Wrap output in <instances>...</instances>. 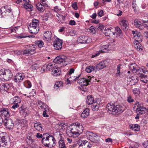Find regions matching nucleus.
<instances>
[{
	"mask_svg": "<svg viewBox=\"0 0 148 148\" xmlns=\"http://www.w3.org/2000/svg\"><path fill=\"white\" fill-rule=\"evenodd\" d=\"M127 100L129 103H130L134 101V99L132 98V96L130 95H129L127 97Z\"/></svg>",
	"mask_w": 148,
	"mask_h": 148,
	"instance_id": "nucleus-56",
	"label": "nucleus"
},
{
	"mask_svg": "<svg viewBox=\"0 0 148 148\" xmlns=\"http://www.w3.org/2000/svg\"><path fill=\"white\" fill-rule=\"evenodd\" d=\"M90 78L88 79L86 78H84L79 79L77 81V83L82 86H87L91 83L90 81Z\"/></svg>",
	"mask_w": 148,
	"mask_h": 148,
	"instance_id": "nucleus-12",
	"label": "nucleus"
},
{
	"mask_svg": "<svg viewBox=\"0 0 148 148\" xmlns=\"http://www.w3.org/2000/svg\"><path fill=\"white\" fill-rule=\"evenodd\" d=\"M123 1L124 0H117V2H115V4L117 7H119L121 9V8L120 7L121 6L123 8H124V7L123 6L124 5V3H123Z\"/></svg>",
	"mask_w": 148,
	"mask_h": 148,
	"instance_id": "nucleus-45",
	"label": "nucleus"
},
{
	"mask_svg": "<svg viewBox=\"0 0 148 148\" xmlns=\"http://www.w3.org/2000/svg\"><path fill=\"white\" fill-rule=\"evenodd\" d=\"M73 125L74 126L69 130V131L67 132V134L70 137H76L79 136V134L77 132V129L76 128L75 126V125Z\"/></svg>",
	"mask_w": 148,
	"mask_h": 148,
	"instance_id": "nucleus-7",
	"label": "nucleus"
},
{
	"mask_svg": "<svg viewBox=\"0 0 148 148\" xmlns=\"http://www.w3.org/2000/svg\"><path fill=\"white\" fill-rule=\"evenodd\" d=\"M129 69L132 71L133 73H135L138 75V72H143L145 74H147L148 71L145 69L139 68L138 65L135 63L130 64L129 66Z\"/></svg>",
	"mask_w": 148,
	"mask_h": 148,
	"instance_id": "nucleus-5",
	"label": "nucleus"
},
{
	"mask_svg": "<svg viewBox=\"0 0 148 148\" xmlns=\"http://www.w3.org/2000/svg\"><path fill=\"white\" fill-rule=\"evenodd\" d=\"M116 106L112 103H108L107 106L106 108L110 112H115Z\"/></svg>",
	"mask_w": 148,
	"mask_h": 148,
	"instance_id": "nucleus-19",
	"label": "nucleus"
},
{
	"mask_svg": "<svg viewBox=\"0 0 148 148\" xmlns=\"http://www.w3.org/2000/svg\"><path fill=\"white\" fill-rule=\"evenodd\" d=\"M117 71L116 74V75L117 76H119L120 73V67L118 65L117 68Z\"/></svg>",
	"mask_w": 148,
	"mask_h": 148,
	"instance_id": "nucleus-60",
	"label": "nucleus"
},
{
	"mask_svg": "<svg viewBox=\"0 0 148 148\" xmlns=\"http://www.w3.org/2000/svg\"><path fill=\"white\" fill-rule=\"evenodd\" d=\"M24 7L27 9H30L32 8L33 6L31 4H29L28 3H25Z\"/></svg>",
	"mask_w": 148,
	"mask_h": 148,
	"instance_id": "nucleus-53",
	"label": "nucleus"
},
{
	"mask_svg": "<svg viewBox=\"0 0 148 148\" xmlns=\"http://www.w3.org/2000/svg\"><path fill=\"white\" fill-rule=\"evenodd\" d=\"M86 71L88 73H91V72L94 71H96L95 66H87L86 69Z\"/></svg>",
	"mask_w": 148,
	"mask_h": 148,
	"instance_id": "nucleus-37",
	"label": "nucleus"
},
{
	"mask_svg": "<svg viewBox=\"0 0 148 148\" xmlns=\"http://www.w3.org/2000/svg\"><path fill=\"white\" fill-rule=\"evenodd\" d=\"M134 94L136 95H138L140 94V90L138 88H134L133 90Z\"/></svg>",
	"mask_w": 148,
	"mask_h": 148,
	"instance_id": "nucleus-52",
	"label": "nucleus"
},
{
	"mask_svg": "<svg viewBox=\"0 0 148 148\" xmlns=\"http://www.w3.org/2000/svg\"><path fill=\"white\" fill-rule=\"evenodd\" d=\"M58 144L59 148H66L63 138L61 137L58 141Z\"/></svg>",
	"mask_w": 148,
	"mask_h": 148,
	"instance_id": "nucleus-29",
	"label": "nucleus"
},
{
	"mask_svg": "<svg viewBox=\"0 0 148 148\" xmlns=\"http://www.w3.org/2000/svg\"><path fill=\"white\" fill-rule=\"evenodd\" d=\"M5 134V133L2 132L0 134V143L1 144H2L3 145L5 146L7 145L9 143L8 138L7 137L5 138V136H2V135Z\"/></svg>",
	"mask_w": 148,
	"mask_h": 148,
	"instance_id": "nucleus-14",
	"label": "nucleus"
},
{
	"mask_svg": "<svg viewBox=\"0 0 148 148\" xmlns=\"http://www.w3.org/2000/svg\"><path fill=\"white\" fill-rule=\"evenodd\" d=\"M115 32L114 33H116L117 36L119 37L120 38L123 37V34L122 33L121 30L120 29L119 27L117 26L115 28Z\"/></svg>",
	"mask_w": 148,
	"mask_h": 148,
	"instance_id": "nucleus-28",
	"label": "nucleus"
},
{
	"mask_svg": "<svg viewBox=\"0 0 148 148\" xmlns=\"http://www.w3.org/2000/svg\"><path fill=\"white\" fill-rule=\"evenodd\" d=\"M137 106L136 112L137 114H139L140 115L145 114L146 111V109L145 107H143L141 104L139 103H136L135 105V107Z\"/></svg>",
	"mask_w": 148,
	"mask_h": 148,
	"instance_id": "nucleus-8",
	"label": "nucleus"
},
{
	"mask_svg": "<svg viewBox=\"0 0 148 148\" xmlns=\"http://www.w3.org/2000/svg\"><path fill=\"white\" fill-rule=\"evenodd\" d=\"M45 6L42 4L40 3H38L36 5L37 9L41 12H44L45 10Z\"/></svg>",
	"mask_w": 148,
	"mask_h": 148,
	"instance_id": "nucleus-26",
	"label": "nucleus"
},
{
	"mask_svg": "<svg viewBox=\"0 0 148 148\" xmlns=\"http://www.w3.org/2000/svg\"><path fill=\"white\" fill-rule=\"evenodd\" d=\"M57 16L58 18V21H60L61 22H62L64 21L65 17V16H63L62 15L59 14H58L57 15Z\"/></svg>",
	"mask_w": 148,
	"mask_h": 148,
	"instance_id": "nucleus-48",
	"label": "nucleus"
},
{
	"mask_svg": "<svg viewBox=\"0 0 148 148\" xmlns=\"http://www.w3.org/2000/svg\"><path fill=\"white\" fill-rule=\"evenodd\" d=\"M86 140H83L79 141L78 143V145L79 147H83L84 145L85 144Z\"/></svg>",
	"mask_w": 148,
	"mask_h": 148,
	"instance_id": "nucleus-57",
	"label": "nucleus"
},
{
	"mask_svg": "<svg viewBox=\"0 0 148 148\" xmlns=\"http://www.w3.org/2000/svg\"><path fill=\"white\" fill-rule=\"evenodd\" d=\"M10 101L12 103H18L21 102V99L18 96H15L10 99Z\"/></svg>",
	"mask_w": 148,
	"mask_h": 148,
	"instance_id": "nucleus-33",
	"label": "nucleus"
},
{
	"mask_svg": "<svg viewBox=\"0 0 148 148\" xmlns=\"http://www.w3.org/2000/svg\"><path fill=\"white\" fill-rule=\"evenodd\" d=\"M38 104L39 106L43 109L45 110L47 108V106L41 101H38Z\"/></svg>",
	"mask_w": 148,
	"mask_h": 148,
	"instance_id": "nucleus-39",
	"label": "nucleus"
},
{
	"mask_svg": "<svg viewBox=\"0 0 148 148\" xmlns=\"http://www.w3.org/2000/svg\"><path fill=\"white\" fill-rule=\"evenodd\" d=\"M143 72H138V76L140 78V81L144 83H147L148 82V78L147 75L143 73Z\"/></svg>",
	"mask_w": 148,
	"mask_h": 148,
	"instance_id": "nucleus-16",
	"label": "nucleus"
},
{
	"mask_svg": "<svg viewBox=\"0 0 148 148\" xmlns=\"http://www.w3.org/2000/svg\"><path fill=\"white\" fill-rule=\"evenodd\" d=\"M131 128L136 131H138L140 130L139 126L137 124H132L130 125Z\"/></svg>",
	"mask_w": 148,
	"mask_h": 148,
	"instance_id": "nucleus-40",
	"label": "nucleus"
},
{
	"mask_svg": "<svg viewBox=\"0 0 148 148\" xmlns=\"http://www.w3.org/2000/svg\"><path fill=\"white\" fill-rule=\"evenodd\" d=\"M86 101L87 104L88 105L92 104L94 102V98L91 95L87 96L86 99Z\"/></svg>",
	"mask_w": 148,
	"mask_h": 148,
	"instance_id": "nucleus-30",
	"label": "nucleus"
},
{
	"mask_svg": "<svg viewBox=\"0 0 148 148\" xmlns=\"http://www.w3.org/2000/svg\"><path fill=\"white\" fill-rule=\"evenodd\" d=\"M73 125H75V126L76 128L77 129V132L79 134L82 132L83 128V126L79 123L76 122L73 123Z\"/></svg>",
	"mask_w": 148,
	"mask_h": 148,
	"instance_id": "nucleus-23",
	"label": "nucleus"
},
{
	"mask_svg": "<svg viewBox=\"0 0 148 148\" xmlns=\"http://www.w3.org/2000/svg\"><path fill=\"white\" fill-rule=\"evenodd\" d=\"M30 55H32L35 52V48L34 45H30L28 48Z\"/></svg>",
	"mask_w": 148,
	"mask_h": 148,
	"instance_id": "nucleus-41",
	"label": "nucleus"
},
{
	"mask_svg": "<svg viewBox=\"0 0 148 148\" xmlns=\"http://www.w3.org/2000/svg\"><path fill=\"white\" fill-rule=\"evenodd\" d=\"M1 15L2 17L8 16V18L12 21L14 20V16L12 12V10L10 8H9L8 6H5L1 8L0 10Z\"/></svg>",
	"mask_w": 148,
	"mask_h": 148,
	"instance_id": "nucleus-1",
	"label": "nucleus"
},
{
	"mask_svg": "<svg viewBox=\"0 0 148 148\" xmlns=\"http://www.w3.org/2000/svg\"><path fill=\"white\" fill-rule=\"evenodd\" d=\"M116 14L117 16H121V15H122V12L121 11L119 10L116 11Z\"/></svg>",
	"mask_w": 148,
	"mask_h": 148,
	"instance_id": "nucleus-63",
	"label": "nucleus"
},
{
	"mask_svg": "<svg viewBox=\"0 0 148 148\" xmlns=\"http://www.w3.org/2000/svg\"><path fill=\"white\" fill-rule=\"evenodd\" d=\"M54 65L51 63H49L48 64H46L45 65V67L47 71H50L51 70L53 69L54 68Z\"/></svg>",
	"mask_w": 148,
	"mask_h": 148,
	"instance_id": "nucleus-42",
	"label": "nucleus"
},
{
	"mask_svg": "<svg viewBox=\"0 0 148 148\" xmlns=\"http://www.w3.org/2000/svg\"><path fill=\"white\" fill-rule=\"evenodd\" d=\"M89 110L88 108H86L81 114V117L83 118L87 117L89 115Z\"/></svg>",
	"mask_w": 148,
	"mask_h": 148,
	"instance_id": "nucleus-34",
	"label": "nucleus"
},
{
	"mask_svg": "<svg viewBox=\"0 0 148 148\" xmlns=\"http://www.w3.org/2000/svg\"><path fill=\"white\" fill-rule=\"evenodd\" d=\"M98 16L100 17H101L104 15V12L103 10H101L98 13Z\"/></svg>",
	"mask_w": 148,
	"mask_h": 148,
	"instance_id": "nucleus-61",
	"label": "nucleus"
},
{
	"mask_svg": "<svg viewBox=\"0 0 148 148\" xmlns=\"http://www.w3.org/2000/svg\"><path fill=\"white\" fill-rule=\"evenodd\" d=\"M134 25L136 27L141 29H143V23L138 19H136L134 20Z\"/></svg>",
	"mask_w": 148,
	"mask_h": 148,
	"instance_id": "nucleus-25",
	"label": "nucleus"
},
{
	"mask_svg": "<svg viewBox=\"0 0 148 148\" xmlns=\"http://www.w3.org/2000/svg\"><path fill=\"white\" fill-rule=\"evenodd\" d=\"M51 135H49L46 138L43 137L42 139V143L45 147H48L49 144V139Z\"/></svg>",
	"mask_w": 148,
	"mask_h": 148,
	"instance_id": "nucleus-21",
	"label": "nucleus"
},
{
	"mask_svg": "<svg viewBox=\"0 0 148 148\" xmlns=\"http://www.w3.org/2000/svg\"><path fill=\"white\" fill-rule=\"evenodd\" d=\"M106 61H103L99 62L95 66L96 71L103 69L106 67Z\"/></svg>",
	"mask_w": 148,
	"mask_h": 148,
	"instance_id": "nucleus-15",
	"label": "nucleus"
},
{
	"mask_svg": "<svg viewBox=\"0 0 148 148\" xmlns=\"http://www.w3.org/2000/svg\"><path fill=\"white\" fill-rule=\"evenodd\" d=\"M72 7L75 10H77L78 9L77 3L75 2L73 3L72 5Z\"/></svg>",
	"mask_w": 148,
	"mask_h": 148,
	"instance_id": "nucleus-59",
	"label": "nucleus"
},
{
	"mask_svg": "<svg viewBox=\"0 0 148 148\" xmlns=\"http://www.w3.org/2000/svg\"><path fill=\"white\" fill-rule=\"evenodd\" d=\"M115 113L119 114L123 112L125 110V108L123 106L120 105L116 106Z\"/></svg>",
	"mask_w": 148,
	"mask_h": 148,
	"instance_id": "nucleus-22",
	"label": "nucleus"
},
{
	"mask_svg": "<svg viewBox=\"0 0 148 148\" xmlns=\"http://www.w3.org/2000/svg\"><path fill=\"white\" fill-rule=\"evenodd\" d=\"M3 123L6 127L10 129H12L14 126L13 121L11 119L4 118L3 120Z\"/></svg>",
	"mask_w": 148,
	"mask_h": 148,
	"instance_id": "nucleus-6",
	"label": "nucleus"
},
{
	"mask_svg": "<svg viewBox=\"0 0 148 148\" xmlns=\"http://www.w3.org/2000/svg\"><path fill=\"white\" fill-rule=\"evenodd\" d=\"M34 127L37 130L40 131L42 130V125L40 122L35 123Z\"/></svg>",
	"mask_w": 148,
	"mask_h": 148,
	"instance_id": "nucleus-36",
	"label": "nucleus"
},
{
	"mask_svg": "<svg viewBox=\"0 0 148 148\" xmlns=\"http://www.w3.org/2000/svg\"><path fill=\"white\" fill-rule=\"evenodd\" d=\"M63 84L62 82L59 81L56 82L54 86V88L56 89H60L62 87Z\"/></svg>",
	"mask_w": 148,
	"mask_h": 148,
	"instance_id": "nucleus-43",
	"label": "nucleus"
},
{
	"mask_svg": "<svg viewBox=\"0 0 148 148\" xmlns=\"http://www.w3.org/2000/svg\"><path fill=\"white\" fill-rule=\"evenodd\" d=\"M52 14L51 12H48L47 13L45 14L44 15V18L45 20L47 21L48 20V18L52 16Z\"/></svg>",
	"mask_w": 148,
	"mask_h": 148,
	"instance_id": "nucleus-47",
	"label": "nucleus"
},
{
	"mask_svg": "<svg viewBox=\"0 0 148 148\" xmlns=\"http://www.w3.org/2000/svg\"><path fill=\"white\" fill-rule=\"evenodd\" d=\"M25 77L24 74L20 73L17 74L14 78V81L17 82H19L22 81Z\"/></svg>",
	"mask_w": 148,
	"mask_h": 148,
	"instance_id": "nucleus-17",
	"label": "nucleus"
},
{
	"mask_svg": "<svg viewBox=\"0 0 148 148\" xmlns=\"http://www.w3.org/2000/svg\"><path fill=\"white\" fill-rule=\"evenodd\" d=\"M92 104L91 108L92 110L94 111H98L100 107L99 104L97 102H94Z\"/></svg>",
	"mask_w": 148,
	"mask_h": 148,
	"instance_id": "nucleus-32",
	"label": "nucleus"
},
{
	"mask_svg": "<svg viewBox=\"0 0 148 148\" xmlns=\"http://www.w3.org/2000/svg\"><path fill=\"white\" fill-rule=\"evenodd\" d=\"M9 86L8 84H2L0 85V90L1 91H7L8 89Z\"/></svg>",
	"mask_w": 148,
	"mask_h": 148,
	"instance_id": "nucleus-35",
	"label": "nucleus"
},
{
	"mask_svg": "<svg viewBox=\"0 0 148 148\" xmlns=\"http://www.w3.org/2000/svg\"><path fill=\"white\" fill-rule=\"evenodd\" d=\"M40 66V65L39 64H37V63H36L32 65L31 68L33 70H37L38 69Z\"/></svg>",
	"mask_w": 148,
	"mask_h": 148,
	"instance_id": "nucleus-49",
	"label": "nucleus"
},
{
	"mask_svg": "<svg viewBox=\"0 0 148 148\" xmlns=\"http://www.w3.org/2000/svg\"><path fill=\"white\" fill-rule=\"evenodd\" d=\"M53 62L57 64L61 65V66H65L69 63L66 57L64 55H60L56 57Z\"/></svg>",
	"mask_w": 148,
	"mask_h": 148,
	"instance_id": "nucleus-4",
	"label": "nucleus"
},
{
	"mask_svg": "<svg viewBox=\"0 0 148 148\" xmlns=\"http://www.w3.org/2000/svg\"><path fill=\"white\" fill-rule=\"evenodd\" d=\"M67 123H59V128L60 130H64L66 127Z\"/></svg>",
	"mask_w": 148,
	"mask_h": 148,
	"instance_id": "nucleus-44",
	"label": "nucleus"
},
{
	"mask_svg": "<svg viewBox=\"0 0 148 148\" xmlns=\"http://www.w3.org/2000/svg\"><path fill=\"white\" fill-rule=\"evenodd\" d=\"M77 42L81 43H88L91 42V40L89 38L85 36H81L78 38Z\"/></svg>",
	"mask_w": 148,
	"mask_h": 148,
	"instance_id": "nucleus-11",
	"label": "nucleus"
},
{
	"mask_svg": "<svg viewBox=\"0 0 148 148\" xmlns=\"http://www.w3.org/2000/svg\"><path fill=\"white\" fill-rule=\"evenodd\" d=\"M12 74L11 71L8 69H2L0 70V79L8 81L12 77Z\"/></svg>",
	"mask_w": 148,
	"mask_h": 148,
	"instance_id": "nucleus-3",
	"label": "nucleus"
},
{
	"mask_svg": "<svg viewBox=\"0 0 148 148\" xmlns=\"http://www.w3.org/2000/svg\"><path fill=\"white\" fill-rule=\"evenodd\" d=\"M119 23L123 29H126L128 27V22L126 20H122Z\"/></svg>",
	"mask_w": 148,
	"mask_h": 148,
	"instance_id": "nucleus-31",
	"label": "nucleus"
},
{
	"mask_svg": "<svg viewBox=\"0 0 148 148\" xmlns=\"http://www.w3.org/2000/svg\"><path fill=\"white\" fill-rule=\"evenodd\" d=\"M40 3H42L43 5L45 7H48V5L47 3V0H40Z\"/></svg>",
	"mask_w": 148,
	"mask_h": 148,
	"instance_id": "nucleus-58",
	"label": "nucleus"
},
{
	"mask_svg": "<svg viewBox=\"0 0 148 148\" xmlns=\"http://www.w3.org/2000/svg\"><path fill=\"white\" fill-rule=\"evenodd\" d=\"M35 43L39 48L42 47L44 45V43L41 40L36 41L35 42Z\"/></svg>",
	"mask_w": 148,
	"mask_h": 148,
	"instance_id": "nucleus-46",
	"label": "nucleus"
},
{
	"mask_svg": "<svg viewBox=\"0 0 148 148\" xmlns=\"http://www.w3.org/2000/svg\"><path fill=\"white\" fill-rule=\"evenodd\" d=\"M51 73L54 76H58L61 73V69L59 67H54L52 69Z\"/></svg>",
	"mask_w": 148,
	"mask_h": 148,
	"instance_id": "nucleus-18",
	"label": "nucleus"
},
{
	"mask_svg": "<svg viewBox=\"0 0 148 148\" xmlns=\"http://www.w3.org/2000/svg\"><path fill=\"white\" fill-rule=\"evenodd\" d=\"M95 27L93 26H91L89 28V30L90 33L93 34H95L96 32Z\"/></svg>",
	"mask_w": 148,
	"mask_h": 148,
	"instance_id": "nucleus-54",
	"label": "nucleus"
},
{
	"mask_svg": "<svg viewBox=\"0 0 148 148\" xmlns=\"http://www.w3.org/2000/svg\"><path fill=\"white\" fill-rule=\"evenodd\" d=\"M27 144L29 146H31L32 145L34 142V140L32 138L30 140H26Z\"/></svg>",
	"mask_w": 148,
	"mask_h": 148,
	"instance_id": "nucleus-55",
	"label": "nucleus"
},
{
	"mask_svg": "<svg viewBox=\"0 0 148 148\" xmlns=\"http://www.w3.org/2000/svg\"><path fill=\"white\" fill-rule=\"evenodd\" d=\"M134 48L138 51H141L143 50V47L139 42L137 41L134 42Z\"/></svg>",
	"mask_w": 148,
	"mask_h": 148,
	"instance_id": "nucleus-27",
	"label": "nucleus"
},
{
	"mask_svg": "<svg viewBox=\"0 0 148 148\" xmlns=\"http://www.w3.org/2000/svg\"><path fill=\"white\" fill-rule=\"evenodd\" d=\"M133 34L134 38L135 40V41L138 42H141L142 40V36L140 33L137 31H133L132 32Z\"/></svg>",
	"mask_w": 148,
	"mask_h": 148,
	"instance_id": "nucleus-13",
	"label": "nucleus"
},
{
	"mask_svg": "<svg viewBox=\"0 0 148 148\" xmlns=\"http://www.w3.org/2000/svg\"><path fill=\"white\" fill-rule=\"evenodd\" d=\"M143 146L146 148H148V140L144 142L143 144Z\"/></svg>",
	"mask_w": 148,
	"mask_h": 148,
	"instance_id": "nucleus-64",
	"label": "nucleus"
},
{
	"mask_svg": "<svg viewBox=\"0 0 148 148\" xmlns=\"http://www.w3.org/2000/svg\"><path fill=\"white\" fill-rule=\"evenodd\" d=\"M0 115L4 118H8L10 116V112L9 109L4 107L0 108Z\"/></svg>",
	"mask_w": 148,
	"mask_h": 148,
	"instance_id": "nucleus-9",
	"label": "nucleus"
},
{
	"mask_svg": "<svg viewBox=\"0 0 148 148\" xmlns=\"http://www.w3.org/2000/svg\"><path fill=\"white\" fill-rule=\"evenodd\" d=\"M87 134L89 136H91L93 137L97 138L99 137L96 134L94 133L93 132H90L89 131L87 132Z\"/></svg>",
	"mask_w": 148,
	"mask_h": 148,
	"instance_id": "nucleus-51",
	"label": "nucleus"
},
{
	"mask_svg": "<svg viewBox=\"0 0 148 148\" xmlns=\"http://www.w3.org/2000/svg\"><path fill=\"white\" fill-rule=\"evenodd\" d=\"M108 45H103L100 47V51L102 52H106L109 50Z\"/></svg>",
	"mask_w": 148,
	"mask_h": 148,
	"instance_id": "nucleus-38",
	"label": "nucleus"
},
{
	"mask_svg": "<svg viewBox=\"0 0 148 148\" xmlns=\"http://www.w3.org/2000/svg\"><path fill=\"white\" fill-rule=\"evenodd\" d=\"M92 147V145L89 142L86 141L83 147H81L80 148H91Z\"/></svg>",
	"mask_w": 148,
	"mask_h": 148,
	"instance_id": "nucleus-50",
	"label": "nucleus"
},
{
	"mask_svg": "<svg viewBox=\"0 0 148 148\" xmlns=\"http://www.w3.org/2000/svg\"><path fill=\"white\" fill-rule=\"evenodd\" d=\"M39 25L38 20L33 19L32 23H30L28 27L30 33L35 34H37L39 31Z\"/></svg>",
	"mask_w": 148,
	"mask_h": 148,
	"instance_id": "nucleus-2",
	"label": "nucleus"
},
{
	"mask_svg": "<svg viewBox=\"0 0 148 148\" xmlns=\"http://www.w3.org/2000/svg\"><path fill=\"white\" fill-rule=\"evenodd\" d=\"M19 106L18 103H14L12 107V108L15 110L16 108H18Z\"/></svg>",
	"mask_w": 148,
	"mask_h": 148,
	"instance_id": "nucleus-62",
	"label": "nucleus"
},
{
	"mask_svg": "<svg viewBox=\"0 0 148 148\" xmlns=\"http://www.w3.org/2000/svg\"><path fill=\"white\" fill-rule=\"evenodd\" d=\"M52 33L51 32L47 31L44 33L43 36L45 39L48 41L51 40Z\"/></svg>",
	"mask_w": 148,
	"mask_h": 148,
	"instance_id": "nucleus-20",
	"label": "nucleus"
},
{
	"mask_svg": "<svg viewBox=\"0 0 148 148\" xmlns=\"http://www.w3.org/2000/svg\"><path fill=\"white\" fill-rule=\"evenodd\" d=\"M49 141L48 147L51 148L55 146L56 140L53 136L50 137Z\"/></svg>",
	"mask_w": 148,
	"mask_h": 148,
	"instance_id": "nucleus-24",
	"label": "nucleus"
},
{
	"mask_svg": "<svg viewBox=\"0 0 148 148\" xmlns=\"http://www.w3.org/2000/svg\"><path fill=\"white\" fill-rule=\"evenodd\" d=\"M62 40L57 38L54 42L53 46L55 49L59 50L62 48Z\"/></svg>",
	"mask_w": 148,
	"mask_h": 148,
	"instance_id": "nucleus-10",
	"label": "nucleus"
}]
</instances>
